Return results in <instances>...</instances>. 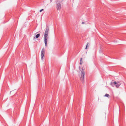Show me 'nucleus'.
I'll use <instances>...</instances> for the list:
<instances>
[{
	"mask_svg": "<svg viewBox=\"0 0 126 126\" xmlns=\"http://www.w3.org/2000/svg\"><path fill=\"white\" fill-rule=\"evenodd\" d=\"M49 31V27H47L45 31L44 36V42L46 47H47V41Z\"/></svg>",
	"mask_w": 126,
	"mask_h": 126,
	"instance_id": "f257e3e1",
	"label": "nucleus"
},
{
	"mask_svg": "<svg viewBox=\"0 0 126 126\" xmlns=\"http://www.w3.org/2000/svg\"><path fill=\"white\" fill-rule=\"evenodd\" d=\"M81 73L80 75V79L82 83H83L84 81V76H85L84 71L83 68L81 69L80 70Z\"/></svg>",
	"mask_w": 126,
	"mask_h": 126,
	"instance_id": "f03ea898",
	"label": "nucleus"
},
{
	"mask_svg": "<svg viewBox=\"0 0 126 126\" xmlns=\"http://www.w3.org/2000/svg\"><path fill=\"white\" fill-rule=\"evenodd\" d=\"M45 54V49L44 48H43L41 51V58L42 60H43V58Z\"/></svg>",
	"mask_w": 126,
	"mask_h": 126,
	"instance_id": "7ed1b4c3",
	"label": "nucleus"
},
{
	"mask_svg": "<svg viewBox=\"0 0 126 126\" xmlns=\"http://www.w3.org/2000/svg\"><path fill=\"white\" fill-rule=\"evenodd\" d=\"M114 84L116 85V87L118 88L119 87V86L120 85L121 83L119 81H118L117 82L115 81L114 82Z\"/></svg>",
	"mask_w": 126,
	"mask_h": 126,
	"instance_id": "20e7f679",
	"label": "nucleus"
},
{
	"mask_svg": "<svg viewBox=\"0 0 126 126\" xmlns=\"http://www.w3.org/2000/svg\"><path fill=\"white\" fill-rule=\"evenodd\" d=\"M57 10H60L61 8V4L59 2H57Z\"/></svg>",
	"mask_w": 126,
	"mask_h": 126,
	"instance_id": "39448f33",
	"label": "nucleus"
},
{
	"mask_svg": "<svg viewBox=\"0 0 126 126\" xmlns=\"http://www.w3.org/2000/svg\"><path fill=\"white\" fill-rule=\"evenodd\" d=\"M83 61H82V58H80V62L79 63V64H82Z\"/></svg>",
	"mask_w": 126,
	"mask_h": 126,
	"instance_id": "423d86ee",
	"label": "nucleus"
},
{
	"mask_svg": "<svg viewBox=\"0 0 126 126\" xmlns=\"http://www.w3.org/2000/svg\"><path fill=\"white\" fill-rule=\"evenodd\" d=\"M40 35V34H38L36 35L35 37L36 38H38L39 37Z\"/></svg>",
	"mask_w": 126,
	"mask_h": 126,
	"instance_id": "0eeeda50",
	"label": "nucleus"
},
{
	"mask_svg": "<svg viewBox=\"0 0 126 126\" xmlns=\"http://www.w3.org/2000/svg\"><path fill=\"white\" fill-rule=\"evenodd\" d=\"M104 96L106 97H110V95L109 94H106Z\"/></svg>",
	"mask_w": 126,
	"mask_h": 126,
	"instance_id": "6e6552de",
	"label": "nucleus"
},
{
	"mask_svg": "<svg viewBox=\"0 0 126 126\" xmlns=\"http://www.w3.org/2000/svg\"><path fill=\"white\" fill-rule=\"evenodd\" d=\"M114 82L113 83L112 82H111L110 83V85L112 86L113 87L114 86Z\"/></svg>",
	"mask_w": 126,
	"mask_h": 126,
	"instance_id": "1a4fd4ad",
	"label": "nucleus"
},
{
	"mask_svg": "<svg viewBox=\"0 0 126 126\" xmlns=\"http://www.w3.org/2000/svg\"><path fill=\"white\" fill-rule=\"evenodd\" d=\"M88 47V46L87 45L86 46V47H85V49H87Z\"/></svg>",
	"mask_w": 126,
	"mask_h": 126,
	"instance_id": "9d476101",
	"label": "nucleus"
},
{
	"mask_svg": "<svg viewBox=\"0 0 126 126\" xmlns=\"http://www.w3.org/2000/svg\"><path fill=\"white\" fill-rule=\"evenodd\" d=\"M43 10V9H41V10H40V12H42Z\"/></svg>",
	"mask_w": 126,
	"mask_h": 126,
	"instance_id": "9b49d317",
	"label": "nucleus"
},
{
	"mask_svg": "<svg viewBox=\"0 0 126 126\" xmlns=\"http://www.w3.org/2000/svg\"><path fill=\"white\" fill-rule=\"evenodd\" d=\"M84 24V22H82V24Z\"/></svg>",
	"mask_w": 126,
	"mask_h": 126,
	"instance_id": "f8f14e48",
	"label": "nucleus"
},
{
	"mask_svg": "<svg viewBox=\"0 0 126 126\" xmlns=\"http://www.w3.org/2000/svg\"><path fill=\"white\" fill-rule=\"evenodd\" d=\"M89 43H88V42L87 43V45L88 46V45H89Z\"/></svg>",
	"mask_w": 126,
	"mask_h": 126,
	"instance_id": "ddd939ff",
	"label": "nucleus"
},
{
	"mask_svg": "<svg viewBox=\"0 0 126 126\" xmlns=\"http://www.w3.org/2000/svg\"><path fill=\"white\" fill-rule=\"evenodd\" d=\"M79 69H80V67H79Z\"/></svg>",
	"mask_w": 126,
	"mask_h": 126,
	"instance_id": "4468645a",
	"label": "nucleus"
},
{
	"mask_svg": "<svg viewBox=\"0 0 126 126\" xmlns=\"http://www.w3.org/2000/svg\"><path fill=\"white\" fill-rule=\"evenodd\" d=\"M34 39H34L35 38V37H34Z\"/></svg>",
	"mask_w": 126,
	"mask_h": 126,
	"instance_id": "2eb2a0df",
	"label": "nucleus"
}]
</instances>
